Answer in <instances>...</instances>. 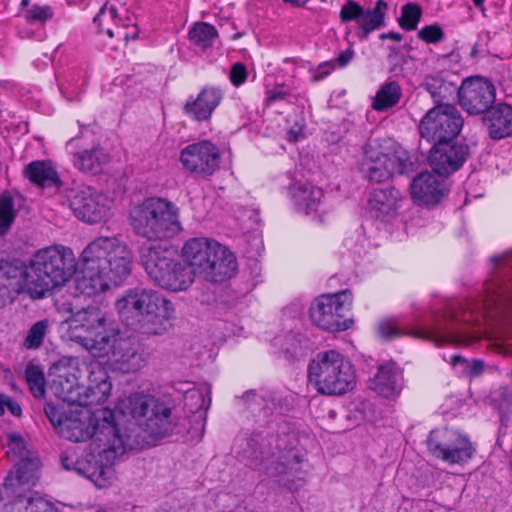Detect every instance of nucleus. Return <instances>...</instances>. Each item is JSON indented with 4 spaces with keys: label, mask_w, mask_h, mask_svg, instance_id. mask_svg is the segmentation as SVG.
<instances>
[{
    "label": "nucleus",
    "mask_w": 512,
    "mask_h": 512,
    "mask_svg": "<svg viewBox=\"0 0 512 512\" xmlns=\"http://www.w3.org/2000/svg\"><path fill=\"white\" fill-rule=\"evenodd\" d=\"M60 91L63 95V97L66 98L67 101L73 102V101H79L81 92L80 90H74L72 89V85L69 84L68 86H62L60 87Z\"/></svg>",
    "instance_id": "nucleus-54"
},
{
    "label": "nucleus",
    "mask_w": 512,
    "mask_h": 512,
    "mask_svg": "<svg viewBox=\"0 0 512 512\" xmlns=\"http://www.w3.org/2000/svg\"><path fill=\"white\" fill-rule=\"evenodd\" d=\"M114 17V9H102L99 13L94 17V22L101 24L103 21L112 19Z\"/></svg>",
    "instance_id": "nucleus-55"
},
{
    "label": "nucleus",
    "mask_w": 512,
    "mask_h": 512,
    "mask_svg": "<svg viewBox=\"0 0 512 512\" xmlns=\"http://www.w3.org/2000/svg\"><path fill=\"white\" fill-rule=\"evenodd\" d=\"M421 15L422 10L419 5L413 3L405 4L402 7L399 24L407 31L414 30L418 25Z\"/></svg>",
    "instance_id": "nucleus-41"
},
{
    "label": "nucleus",
    "mask_w": 512,
    "mask_h": 512,
    "mask_svg": "<svg viewBox=\"0 0 512 512\" xmlns=\"http://www.w3.org/2000/svg\"><path fill=\"white\" fill-rule=\"evenodd\" d=\"M48 321L41 320L36 322L28 331L24 340V346L27 349H37L41 346L47 333Z\"/></svg>",
    "instance_id": "nucleus-42"
},
{
    "label": "nucleus",
    "mask_w": 512,
    "mask_h": 512,
    "mask_svg": "<svg viewBox=\"0 0 512 512\" xmlns=\"http://www.w3.org/2000/svg\"><path fill=\"white\" fill-rule=\"evenodd\" d=\"M133 262V252L126 242L118 237H98L81 253L76 290L91 297L111 285L118 286L131 275Z\"/></svg>",
    "instance_id": "nucleus-3"
},
{
    "label": "nucleus",
    "mask_w": 512,
    "mask_h": 512,
    "mask_svg": "<svg viewBox=\"0 0 512 512\" xmlns=\"http://www.w3.org/2000/svg\"><path fill=\"white\" fill-rule=\"evenodd\" d=\"M77 141H78V139H76V138H72V139H70V140L67 142V145H66L67 149H68L69 151L73 152V149H74V147L76 146V142H77Z\"/></svg>",
    "instance_id": "nucleus-59"
},
{
    "label": "nucleus",
    "mask_w": 512,
    "mask_h": 512,
    "mask_svg": "<svg viewBox=\"0 0 512 512\" xmlns=\"http://www.w3.org/2000/svg\"><path fill=\"white\" fill-rule=\"evenodd\" d=\"M299 138V133L294 131V130H290L288 133H287V139L288 141L290 142H295L297 141Z\"/></svg>",
    "instance_id": "nucleus-57"
},
{
    "label": "nucleus",
    "mask_w": 512,
    "mask_h": 512,
    "mask_svg": "<svg viewBox=\"0 0 512 512\" xmlns=\"http://www.w3.org/2000/svg\"><path fill=\"white\" fill-rule=\"evenodd\" d=\"M106 33L109 37H113L114 36V32L111 30V29H106Z\"/></svg>",
    "instance_id": "nucleus-62"
},
{
    "label": "nucleus",
    "mask_w": 512,
    "mask_h": 512,
    "mask_svg": "<svg viewBox=\"0 0 512 512\" xmlns=\"http://www.w3.org/2000/svg\"><path fill=\"white\" fill-rule=\"evenodd\" d=\"M16 216L14 202L8 193L0 195V235H5Z\"/></svg>",
    "instance_id": "nucleus-39"
},
{
    "label": "nucleus",
    "mask_w": 512,
    "mask_h": 512,
    "mask_svg": "<svg viewBox=\"0 0 512 512\" xmlns=\"http://www.w3.org/2000/svg\"><path fill=\"white\" fill-rule=\"evenodd\" d=\"M309 381L322 394H344L354 387L351 364L335 350L319 352L310 362Z\"/></svg>",
    "instance_id": "nucleus-10"
},
{
    "label": "nucleus",
    "mask_w": 512,
    "mask_h": 512,
    "mask_svg": "<svg viewBox=\"0 0 512 512\" xmlns=\"http://www.w3.org/2000/svg\"><path fill=\"white\" fill-rule=\"evenodd\" d=\"M457 96L463 110L468 114L478 115L491 108L496 99V89L486 78L470 77L458 87Z\"/></svg>",
    "instance_id": "nucleus-17"
},
{
    "label": "nucleus",
    "mask_w": 512,
    "mask_h": 512,
    "mask_svg": "<svg viewBox=\"0 0 512 512\" xmlns=\"http://www.w3.org/2000/svg\"><path fill=\"white\" fill-rule=\"evenodd\" d=\"M499 268V275L485 284V296L479 301H466L460 312H452L449 316L436 320L433 327L423 329H404L397 319H384L379 322L378 333L384 339H392L402 335L440 343H470L479 337V332L470 331L479 325L486 314L496 304L512 301V279L506 271L512 269V252L492 258Z\"/></svg>",
    "instance_id": "nucleus-2"
},
{
    "label": "nucleus",
    "mask_w": 512,
    "mask_h": 512,
    "mask_svg": "<svg viewBox=\"0 0 512 512\" xmlns=\"http://www.w3.org/2000/svg\"><path fill=\"white\" fill-rule=\"evenodd\" d=\"M8 409L12 415L20 416L21 415V407L20 405L12 400L8 396H0V415L5 413V409Z\"/></svg>",
    "instance_id": "nucleus-51"
},
{
    "label": "nucleus",
    "mask_w": 512,
    "mask_h": 512,
    "mask_svg": "<svg viewBox=\"0 0 512 512\" xmlns=\"http://www.w3.org/2000/svg\"><path fill=\"white\" fill-rule=\"evenodd\" d=\"M7 455L13 456V460L20 461L29 458V453L25 447V442L20 435L9 434L7 436Z\"/></svg>",
    "instance_id": "nucleus-43"
},
{
    "label": "nucleus",
    "mask_w": 512,
    "mask_h": 512,
    "mask_svg": "<svg viewBox=\"0 0 512 512\" xmlns=\"http://www.w3.org/2000/svg\"><path fill=\"white\" fill-rule=\"evenodd\" d=\"M14 469L6 479L9 485H34L38 478L39 461L32 457L22 459L14 464Z\"/></svg>",
    "instance_id": "nucleus-34"
},
{
    "label": "nucleus",
    "mask_w": 512,
    "mask_h": 512,
    "mask_svg": "<svg viewBox=\"0 0 512 512\" xmlns=\"http://www.w3.org/2000/svg\"><path fill=\"white\" fill-rule=\"evenodd\" d=\"M429 452L448 464H464L474 453L469 439L451 429L434 430L430 432L427 440Z\"/></svg>",
    "instance_id": "nucleus-15"
},
{
    "label": "nucleus",
    "mask_w": 512,
    "mask_h": 512,
    "mask_svg": "<svg viewBox=\"0 0 512 512\" xmlns=\"http://www.w3.org/2000/svg\"><path fill=\"white\" fill-rule=\"evenodd\" d=\"M450 363L452 366L464 365L466 369H468L469 373L473 376L479 375L484 368V363L480 360H473L471 363H468L463 357L460 355H453L450 357Z\"/></svg>",
    "instance_id": "nucleus-47"
},
{
    "label": "nucleus",
    "mask_w": 512,
    "mask_h": 512,
    "mask_svg": "<svg viewBox=\"0 0 512 512\" xmlns=\"http://www.w3.org/2000/svg\"><path fill=\"white\" fill-rule=\"evenodd\" d=\"M93 357L101 359L113 371L124 374L139 371L148 360L142 345L134 339L121 337L118 329L108 339L103 351L94 352Z\"/></svg>",
    "instance_id": "nucleus-12"
},
{
    "label": "nucleus",
    "mask_w": 512,
    "mask_h": 512,
    "mask_svg": "<svg viewBox=\"0 0 512 512\" xmlns=\"http://www.w3.org/2000/svg\"><path fill=\"white\" fill-rule=\"evenodd\" d=\"M168 277L171 278V281L177 282L176 285H167L161 287L172 291H182L187 289L192 284L194 280V273L192 269L187 265L173 260V263L168 271Z\"/></svg>",
    "instance_id": "nucleus-36"
},
{
    "label": "nucleus",
    "mask_w": 512,
    "mask_h": 512,
    "mask_svg": "<svg viewBox=\"0 0 512 512\" xmlns=\"http://www.w3.org/2000/svg\"><path fill=\"white\" fill-rule=\"evenodd\" d=\"M216 251L211 256L203 276L213 282H221L235 275L237 261L234 254L226 247L218 243L214 245Z\"/></svg>",
    "instance_id": "nucleus-24"
},
{
    "label": "nucleus",
    "mask_w": 512,
    "mask_h": 512,
    "mask_svg": "<svg viewBox=\"0 0 512 512\" xmlns=\"http://www.w3.org/2000/svg\"><path fill=\"white\" fill-rule=\"evenodd\" d=\"M284 2L294 4L296 6H303L305 5L309 0H283Z\"/></svg>",
    "instance_id": "nucleus-58"
},
{
    "label": "nucleus",
    "mask_w": 512,
    "mask_h": 512,
    "mask_svg": "<svg viewBox=\"0 0 512 512\" xmlns=\"http://www.w3.org/2000/svg\"><path fill=\"white\" fill-rule=\"evenodd\" d=\"M476 7H481L485 0H472Z\"/></svg>",
    "instance_id": "nucleus-61"
},
{
    "label": "nucleus",
    "mask_w": 512,
    "mask_h": 512,
    "mask_svg": "<svg viewBox=\"0 0 512 512\" xmlns=\"http://www.w3.org/2000/svg\"><path fill=\"white\" fill-rule=\"evenodd\" d=\"M489 136L500 140L512 135V106L500 103L488 110L484 116Z\"/></svg>",
    "instance_id": "nucleus-26"
},
{
    "label": "nucleus",
    "mask_w": 512,
    "mask_h": 512,
    "mask_svg": "<svg viewBox=\"0 0 512 512\" xmlns=\"http://www.w3.org/2000/svg\"><path fill=\"white\" fill-rule=\"evenodd\" d=\"M22 4H23V5H27V4H28V0H23V1H22Z\"/></svg>",
    "instance_id": "nucleus-64"
},
{
    "label": "nucleus",
    "mask_w": 512,
    "mask_h": 512,
    "mask_svg": "<svg viewBox=\"0 0 512 512\" xmlns=\"http://www.w3.org/2000/svg\"><path fill=\"white\" fill-rule=\"evenodd\" d=\"M133 231L148 240L170 238L182 230L179 208L162 197H148L129 211Z\"/></svg>",
    "instance_id": "nucleus-8"
},
{
    "label": "nucleus",
    "mask_w": 512,
    "mask_h": 512,
    "mask_svg": "<svg viewBox=\"0 0 512 512\" xmlns=\"http://www.w3.org/2000/svg\"><path fill=\"white\" fill-rule=\"evenodd\" d=\"M289 194L299 212L319 222H323L324 216L331 210L323 190L311 183L296 181L291 184Z\"/></svg>",
    "instance_id": "nucleus-20"
},
{
    "label": "nucleus",
    "mask_w": 512,
    "mask_h": 512,
    "mask_svg": "<svg viewBox=\"0 0 512 512\" xmlns=\"http://www.w3.org/2000/svg\"><path fill=\"white\" fill-rule=\"evenodd\" d=\"M466 155L467 149L463 145L434 143L429 154V164L436 174L447 178L463 165Z\"/></svg>",
    "instance_id": "nucleus-22"
},
{
    "label": "nucleus",
    "mask_w": 512,
    "mask_h": 512,
    "mask_svg": "<svg viewBox=\"0 0 512 512\" xmlns=\"http://www.w3.org/2000/svg\"><path fill=\"white\" fill-rule=\"evenodd\" d=\"M81 361L76 357L59 360L51 368V389L64 402L89 406L103 403L111 393L108 373L99 361L87 366L88 380L84 387L79 383Z\"/></svg>",
    "instance_id": "nucleus-4"
},
{
    "label": "nucleus",
    "mask_w": 512,
    "mask_h": 512,
    "mask_svg": "<svg viewBox=\"0 0 512 512\" xmlns=\"http://www.w3.org/2000/svg\"><path fill=\"white\" fill-rule=\"evenodd\" d=\"M141 263L152 281L159 286H175L168 271L173 263V251L164 247L160 242H146L140 247Z\"/></svg>",
    "instance_id": "nucleus-19"
},
{
    "label": "nucleus",
    "mask_w": 512,
    "mask_h": 512,
    "mask_svg": "<svg viewBox=\"0 0 512 512\" xmlns=\"http://www.w3.org/2000/svg\"><path fill=\"white\" fill-rule=\"evenodd\" d=\"M45 414L63 438L84 442L92 438L89 452L82 459L63 455L62 465L88 478L98 488L110 486L115 479L114 462L124 453L125 442L116 423L115 412L102 408L64 410L52 404L45 406Z\"/></svg>",
    "instance_id": "nucleus-1"
},
{
    "label": "nucleus",
    "mask_w": 512,
    "mask_h": 512,
    "mask_svg": "<svg viewBox=\"0 0 512 512\" xmlns=\"http://www.w3.org/2000/svg\"><path fill=\"white\" fill-rule=\"evenodd\" d=\"M222 99V92L215 87L204 88L193 101L185 104V113L197 121H203L210 118L214 109L219 105Z\"/></svg>",
    "instance_id": "nucleus-28"
},
{
    "label": "nucleus",
    "mask_w": 512,
    "mask_h": 512,
    "mask_svg": "<svg viewBox=\"0 0 512 512\" xmlns=\"http://www.w3.org/2000/svg\"><path fill=\"white\" fill-rule=\"evenodd\" d=\"M247 76V69L243 63L237 62L232 65L230 71V81L234 86L239 87L242 85L246 81Z\"/></svg>",
    "instance_id": "nucleus-50"
},
{
    "label": "nucleus",
    "mask_w": 512,
    "mask_h": 512,
    "mask_svg": "<svg viewBox=\"0 0 512 512\" xmlns=\"http://www.w3.org/2000/svg\"><path fill=\"white\" fill-rule=\"evenodd\" d=\"M381 39H392L394 41H400L401 40V35L399 33H396V32H389V33H384L380 36Z\"/></svg>",
    "instance_id": "nucleus-56"
},
{
    "label": "nucleus",
    "mask_w": 512,
    "mask_h": 512,
    "mask_svg": "<svg viewBox=\"0 0 512 512\" xmlns=\"http://www.w3.org/2000/svg\"><path fill=\"white\" fill-rule=\"evenodd\" d=\"M74 165L85 173L96 174L109 162V154L99 145H93L90 149L73 152Z\"/></svg>",
    "instance_id": "nucleus-31"
},
{
    "label": "nucleus",
    "mask_w": 512,
    "mask_h": 512,
    "mask_svg": "<svg viewBox=\"0 0 512 512\" xmlns=\"http://www.w3.org/2000/svg\"><path fill=\"white\" fill-rule=\"evenodd\" d=\"M54 509V505L42 497H31L18 499L9 506L8 512H51Z\"/></svg>",
    "instance_id": "nucleus-38"
},
{
    "label": "nucleus",
    "mask_w": 512,
    "mask_h": 512,
    "mask_svg": "<svg viewBox=\"0 0 512 512\" xmlns=\"http://www.w3.org/2000/svg\"><path fill=\"white\" fill-rule=\"evenodd\" d=\"M158 401L151 395L143 392H133L119 399L117 410L123 415L131 416L140 426L149 411Z\"/></svg>",
    "instance_id": "nucleus-29"
},
{
    "label": "nucleus",
    "mask_w": 512,
    "mask_h": 512,
    "mask_svg": "<svg viewBox=\"0 0 512 512\" xmlns=\"http://www.w3.org/2000/svg\"><path fill=\"white\" fill-rule=\"evenodd\" d=\"M352 302L353 297L350 290L321 295L310 308L311 320L326 331L347 330L353 324V320L347 317V313L352 308Z\"/></svg>",
    "instance_id": "nucleus-13"
},
{
    "label": "nucleus",
    "mask_w": 512,
    "mask_h": 512,
    "mask_svg": "<svg viewBox=\"0 0 512 512\" xmlns=\"http://www.w3.org/2000/svg\"><path fill=\"white\" fill-rule=\"evenodd\" d=\"M418 37L427 43H437L444 38V33L437 25L423 27L418 32Z\"/></svg>",
    "instance_id": "nucleus-46"
},
{
    "label": "nucleus",
    "mask_w": 512,
    "mask_h": 512,
    "mask_svg": "<svg viewBox=\"0 0 512 512\" xmlns=\"http://www.w3.org/2000/svg\"><path fill=\"white\" fill-rule=\"evenodd\" d=\"M381 7H387L386 3L383 0H379L374 8H378L381 11Z\"/></svg>",
    "instance_id": "nucleus-60"
},
{
    "label": "nucleus",
    "mask_w": 512,
    "mask_h": 512,
    "mask_svg": "<svg viewBox=\"0 0 512 512\" xmlns=\"http://www.w3.org/2000/svg\"><path fill=\"white\" fill-rule=\"evenodd\" d=\"M75 268L73 251L62 245H53L33 255L30 265L19 271L16 284L32 298H42L46 292L68 281Z\"/></svg>",
    "instance_id": "nucleus-6"
},
{
    "label": "nucleus",
    "mask_w": 512,
    "mask_h": 512,
    "mask_svg": "<svg viewBox=\"0 0 512 512\" xmlns=\"http://www.w3.org/2000/svg\"><path fill=\"white\" fill-rule=\"evenodd\" d=\"M25 176L38 186H51L58 180L57 173L48 161H33L24 170Z\"/></svg>",
    "instance_id": "nucleus-35"
},
{
    "label": "nucleus",
    "mask_w": 512,
    "mask_h": 512,
    "mask_svg": "<svg viewBox=\"0 0 512 512\" xmlns=\"http://www.w3.org/2000/svg\"><path fill=\"white\" fill-rule=\"evenodd\" d=\"M53 16L52 9L49 6H32L28 11V18L33 21L45 22Z\"/></svg>",
    "instance_id": "nucleus-49"
},
{
    "label": "nucleus",
    "mask_w": 512,
    "mask_h": 512,
    "mask_svg": "<svg viewBox=\"0 0 512 512\" xmlns=\"http://www.w3.org/2000/svg\"><path fill=\"white\" fill-rule=\"evenodd\" d=\"M411 196L419 205L434 206L448 193L446 177L432 172H422L410 184Z\"/></svg>",
    "instance_id": "nucleus-21"
},
{
    "label": "nucleus",
    "mask_w": 512,
    "mask_h": 512,
    "mask_svg": "<svg viewBox=\"0 0 512 512\" xmlns=\"http://www.w3.org/2000/svg\"><path fill=\"white\" fill-rule=\"evenodd\" d=\"M413 163L402 149H391L388 141L370 140L364 146L362 169L370 181L382 182L394 174L412 170Z\"/></svg>",
    "instance_id": "nucleus-11"
},
{
    "label": "nucleus",
    "mask_w": 512,
    "mask_h": 512,
    "mask_svg": "<svg viewBox=\"0 0 512 512\" xmlns=\"http://www.w3.org/2000/svg\"><path fill=\"white\" fill-rule=\"evenodd\" d=\"M119 318L127 326L160 335L172 327L175 307L160 292L144 287L127 289L115 302Z\"/></svg>",
    "instance_id": "nucleus-5"
},
{
    "label": "nucleus",
    "mask_w": 512,
    "mask_h": 512,
    "mask_svg": "<svg viewBox=\"0 0 512 512\" xmlns=\"http://www.w3.org/2000/svg\"><path fill=\"white\" fill-rule=\"evenodd\" d=\"M16 277H17V275H16V274H14V275H10V274H9V272H7V278H16Z\"/></svg>",
    "instance_id": "nucleus-63"
},
{
    "label": "nucleus",
    "mask_w": 512,
    "mask_h": 512,
    "mask_svg": "<svg viewBox=\"0 0 512 512\" xmlns=\"http://www.w3.org/2000/svg\"><path fill=\"white\" fill-rule=\"evenodd\" d=\"M354 50L352 48H348L344 52H342L337 58L333 61L334 64H337L339 67L347 66L354 57Z\"/></svg>",
    "instance_id": "nucleus-53"
},
{
    "label": "nucleus",
    "mask_w": 512,
    "mask_h": 512,
    "mask_svg": "<svg viewBox=\"0 0 512 512\" xmlns=\"http://www.w3.org/2000/svg\"><path fill=\"white\" fill-rule=\"evenodd\" d=\"M25 376L32 394L37 398L43 397L45 393V379L42 370L36 365H28Z\"/></svg>",
    "instance_id": "nucleus-40"
},
{
    "label": "nucleus",
    "mask_w": 512,
    "mask_h": 512,
    "mask_svg": "<svg viewBox=\"0 0 512 512\" xmlns=\"http://www.w3.org/2000/svg\"><path fill=\"white\" fill-rule=\"evenodd\" d=\"M246 447L237 452L245 465L270 477L284 475L290 490H297L304 481V472L300 468V458L292 449L277 451L266 448L255 438L245 439Z\"/></svg>",
    "instance_id": "nucleus-9"
},
{
    "label": "nucleus",
    "mask_w": 512,
    "mask_h": 512,
    "mask_svg": "<svg viewBox=\"0 0 512 512\" xmlns=\"http://www.w3.org/2000/svg\"><path fill=\"white\" fill-rule=\"evenodd\" d=\"M290 95V90L285 85H276L266 92V103L271 105L277 101L285 100Z\"/></svg>",
    "instance_id": "nucleus-48"
},
{
    "label": "nucleus",
    "mask_w": 512,
    "mask_h": 512,
    "mask_svg": "<svg viewBox=\"0 0 512 512\" xmlns=\"http://www.w3.org/2000/svg\"><path fill=\"white\" fill-rule=\"evenodd\" d=\"M421 86L430 94L434 102L439 104L452 99L458 91V87L444 80L441 74L426 75Z\"/></svg>",
    "instance_id": "nucleus-33"
},
{
    "label": "nucleus",
    "mask_w": 512,
    "mask_h": 512,
    "mask_svg": "<svg viewBox=\"0 0 512 512\" xmlns=\"http://www.w3.org/2000/svg\"><path fill=\"white\" fill-rule=\"evenodd\" d=\"M463 119L455 106L440 104L430 109L419 125L422 138L433 143L450 142L461 131Z\"/></svg>",
    "instance_id": "nucleus-14"
},
{
    "label": "nucleus",
    "mask_w": 512,
    "mask_h": 512,
    "mask_svg": "<svg viewBox=\"0 0 512 512\" xmlns=\"http://www.w3.org/2000/svg\"><path fill=\"white\" fill-rule=\"evenodd\" d=\"M69 340L81 345L93 356L103 351L108 339L117 329L106 312L95 306L75 308L70 303L58 306Z\"/></svg>",
    "instance_id": "nucleus-7"
},
{
    "label": "nucleus",
    "mask_w": 512,
    "mask_h": 512,
    "mask_svg": "<svg viewBox=\"0 0 512 512\" xmlns=\"http://www.w3.org/2000/svg\"><path fill=\"white\" fill-rule=\"evenodd\" d=\"M402 372L394 362H387L379 366L378 372L372 380V389L384 397H393L400 392Z\"/></svg>",
    "instance_id": "nucleus-27"
},
{
    "label": "nucleus",
    "mask_w": 512,
    "mask_h": 512,
    "mask_svg": "<svg viewBox=\"0 0 512 512\" xmlns=\"http://www.w3.org/2000/svg\"><path fill=\"white\" fill-rule=\"evenodd\" d=\"M384 14L378 8H373L372 10H365L363 13V17L360 20V27L364 31L365 34H368L372 30L377 29L383 23Z\"/></svg>",
    "instance_id": "nucleus-44"
},
{
    "label": "nucleus",
    "mask_w": 512,
    "mask_h": 512,
    "mask_svg": "<svg viewBox=\"0 0 512 512\" xmlns=\"http://www.w3.org/2000/svg\"><path fill=\"white\" fill-rule=\"evenodd\" d=\"M402 200L401 192L394 187L374 189L368 199V207L372 215L384 219L396 213Z\"/></svg>",
    "instance_id": "nucleus-25"
},
{
    "label": "nucleus",
    "mask_w": 512,
    "mask_h": 512,
    "mask_svg": "<svg viewBox=\"0 0 512 512\" xmlns=\"http://www.w3.org/2000/svg\"><path fill=\"white\" fill-rule=\"evenodd\" d=\"M179 161L191 174L208 179L219 170L221 153L213 142L200 140L185 146L180 151Z\"/></svg>",
    "instance_id": "nucleus-16"
},
{
    "label": "nucleus",
    "mask_w": 512,
    "mask_h": 512,
    "mask_svg": "<svg viewBox=\"0 0 512 512\" xmlns=\"http://www.w3.org/2000/svg\"><path fill=\"white\" fill-rule=\"evenodd\" d=\"M174 426L172 410L159 402L152 407L144 421L140 422L143 431L154 437L167 435L173 430Z\"/></svg>",
    "instance_id": "nucleus-30"
},
{
    "label": "nucleus",
    "mask_w": 512,
    "mask_h": 512,
    "mask_svg": "<svg viewBox=\"0 0 512 512\" xmlns=\"http://www.w3.org/2000/svg\"><path fill=\"white\" fill-rule=\"evenodd\" d=\"M363 13L364 8H362L358 3L349 0L342 6L340 18L342 22L356 21L359 24L363 17Z\"/></svg>",
    "instance_id": "nucleus-45"
},
{
    "label": "nucleus",
    "mask_w": 512,
    "mask_h": 512,
    "mask_svg": "<svg viewBox=\"0 0 512 512\" xmlns=\"http://www.w3.org/2000/svg\"><path fill=\"white\" fill-rule=\"evenodd\" d=\"M402 87L396 80H387L377 90L372 108L378 112L387 111L398 105L402 98Z\"/></svg>",
    "instance_id": "nucleus-32"
},
{
    "label": "nucleus",
    "mask_w": 512,
    "mask_h": 512,
    "mask_svg": "<svg viewBox=\"0 0 512 512\" xmlns=\"http://www.w3.org/2000/svg\"><path fill=\"white\" fill-rule=\"evenodd\" d=\"M334 65L335 64L333 63V61L324 62V63L320 64L317 68L315 75H314V79L316 81H320V80L324 79L325 77H327L332 72Z\"/></svg>",
    "instance_id": "nucleus-52"
},
{
    "label": "nucleus",
    "mask_w": 512,
    "mask_h": 512,
    "mask_svg": "<svg viewBox=\"0 0 512 512\" xmlns=\"http://www.w3.org/2000/svg\"><path fill=\"white\" fill-rule=\"evenodd\" d=\"M190 40L202 47L207 48L212 46L215 39L218 37L216 28L206 22H199L193 25L189 31Z\"/></svg>",
    "instance_id": "nucleus-37"
},
{
    "label": "nucleus",
    "mask_w": 512,
    "mask_h": 512,
    "mask_svg": "<svg viewBox=\"0 0 512 512\" xmlns=\"http://www.w3.org/2000/svg\"><path fill=\"white\" fill-rule=\"evenodd\" d=\"M69 206L74 215L87 223H97L108 217L110 201L91 187L71 191Z\"/></svg>",
    "instance_id": "nucleus-18"
},
{
    "label": "nucleus",
    "mask_w": 512,
    "mask_h": 512,
    "mask_svg": "<svg viewBox=\"0 0 512 512\" xmlns=\"http://www.w3.org/2000/svg\"><path fill=\"white\" fill-rule=\"evenodd\" d=\"M219 242L208 238L189 239L182 247V256L193 273L203 274Z\"/></svg>",
    "instance_id": "nucleus-23"
}]
</instances>
